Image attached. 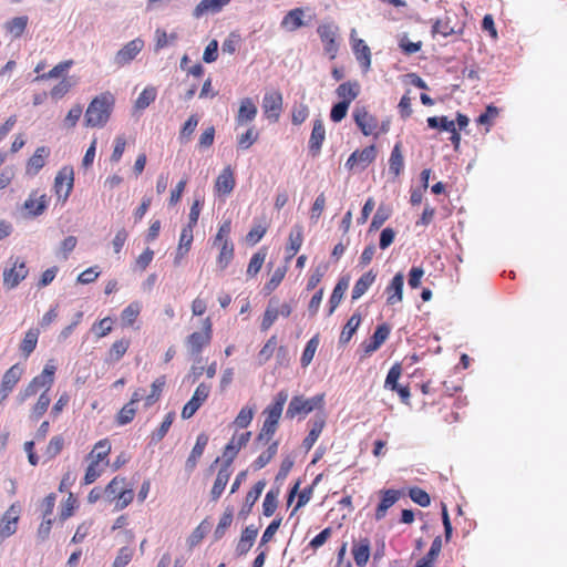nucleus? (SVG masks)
<instances>
[{
  "mask_svg": "<svg viewBox=\"0 0 567 567\" xmlns=\"http://www.w3.org/2000/svg\"><path fill=\"white\" fill-rule=\"evenodd\" d=\"M360 91V83L357 80H353L341 83L337 87L336 94L341 102H344L350 105L352 101H354L359 96Z\"/></svg>",
  "mask_w": 567,
  "mask_h": 567,
  "instance_id": "33",
  "label": "nucleus"
},
{
  "mask_svg": "<svg viewBox=\"0 0 567 567\" xmlns=\"http://www.w3.org/2000/svg\"><path fill=\"white\" fill-rule=\"evenodd\" d=\"M142 310V305L138 301L131 302L121 312V321L124 327H132L137 320Z\"/></svg>",
  "mask_w": 567,
  "mask_h": 567,
  "instance_id": "45",
  "label": "nucleus"
},
{
  "mask_svg": "<svg viewBox=\"0 0 567 567\" xmlns=\"http://www.w3.org/2000/svg\"><path fill=\"white\" fill-rule=\"evenodd\" d=\"M287 399L288 394L284 390L276 394L274 401L264 410L265 420L262 427L277 432Z\"/></svg>",
  "mask_w": 567,
  "mask_h": 567,
  "instance_id": "5",
  "label": "nucleus"
},
{
  "mask_svg": "<svg viewBox=\"0 0 567 567\" xmlns=\"http://www.w3.org/2000/svg\"><path fill=\"white\" fill-rule=\"evenodd\" d=\"M305 11L302 8H295L287 12V14L282 18L281 27L289 30L295 31L303 25Z\"/></svg>",
  "mask_w": 567,
  "mask_h": 567,
  "instance_id": "40",
  "label": "nucleus"
},
{
  "mask_svg": "<svg viewBox=\"0 0 567 567\" xmlns=\"http://www.w3.org/2000/svg\"><path fill=\"white\" fill-rule=\"evenodd\" d=\"M324 425H326V421L323 417H318L312 422L311 429L302 442V446L307 451L311 450L312 446L315 445V443L318 441L320 434L322 433Z\"/></svg>",
  "mask_w": 567,
  "mask_h": 567,
  "instance_id": "43",
  "label": "nucleus"
},
{
  "mask_svg": "<svg viewBox=\"0 0 567 567\" xmlns=\"http://www.w3.org/2000/svg\"><path fill=\"white\" fill-rule=\"evenodd\" d=\"M257 535L258 528L255 527L254 525H249L245 529H243L240 538L236 545V554L238 556L246 555L254 546Z\"/></svg>",
  "mask_w": 567,
  "mask_h": 567,
  "instance_id": "32",
  "label": "nucleus"
},
{
  "mask_svg": "<svg viewBox=\"0 0 567 567\" xmlns=\"http://www.w3.org/2000/svg\"><path fill=\"white\" fill-rule=\"evenodd\" d=\"M29 274L27 264L21 258H16L10 268L3 270V286L7 289L16 288Z\"/></svg>",
  "mask_w": 567,
  "mask_h": 567,
  "instance_id": "10",
  "label": "nucleus"
},
{
  "mask_svg": "<svg viewBox=\"0 0 567 567\" xmlns=\"http://www.w3.org/2000/svg\"><path fill=\"white\" fill-rule=\"evenodd\" d=\"M213 338V321L206 317L202 322V330L190 333L186 338V346L192 355H199L204 348L210 344Z\"/></svg>",
  "mask_w": 567,
  "mask_h": 567,
  "instance_id": "4",
  "label": "nucleus"
},
{
  "mask_svg": "<svg viewBox=\"0 0 567 567\" xmlns=\"http://www.w3.org/2000/svg\"><path fill=\"white\" fill-rule=\"evenodd\" d=\"M403 495V491L400 489H380V502L374 513L375 520H382L386 516L389 508H391Z\"/></svg>",
  "mask_w": 567,
  "mask_h": 567,
  "instance_id": "13",
  "label": "nucleus"
},
{
  "mask_svg": "<svg viewBox=\"0 0 567 567\" xmlns=\"http://www.w3.org/2000/svg\"><path fill=\"white\" fill-rule=\"evenodd\" d=\"M361 323V315L355 312L353 313L349 320L347 321L346 326L343 327L341 334H340V342L347 343L351 340L353 334L355 333L357 329L359 328Z\"/></svg>",
  "mask_w": 567,
  "mask_h": 567,
  "instance_id": "48",
  "label": "nucleus"
},
{
  "mask_svg": "<svg viewBox=\"0 0 567 567\" xmlns=\"http://www.w3.org/2000/svg\"><path fill=\"white\" fill-rule=\"evenodd\" d=\"M230 0H200V2L194 9V17L200 18L207 13H217L225 6L229 3Z\"/></svg>",
  "mask_w": 567,
  "mask_h": 567,
  "instance_id": "36",
  "label": "nucleus"
},
{
  "mask_svg": "<svg viewBox=\"0 0 567 567\" xmlns=\"http://www.w3.org/2000/svg\"><path fill=\"white\" fill-rule=\"evenodd\" d=\"M258 137L259 133L251 126L237 137V146L240 150H248L257 142Z\"/></svg>",
  "mask_w": 567,
  "mask_h": 567,
  "instance_id": "56",
  "label": "nucleus"
},
{
  "mask_svg": "<svg viewBox=\"0 0 567 567\" xmlns=\"http://www.w3.org/2000/svg\"><path fill=\"white\" fill-rule=\"evenodd\" d=\"M47 207L48 196L40 194L39 190H32L23 204V208L34 217L43 214Z\"/></svg>",
  "mask_w": 567,
  "mask_h": 567,
  "instance_id": "24",
  "label": "nucleus"
},
{
  "mask_svg": "<svg viewBox=\"0 0 567 567\" xmlns=\"http://www.w3.org/2000/svg\"><path fill=\"white\" fill-rule=\"evenodd\" d=\"M431 33L433 37L440 34L444 38L462 34L463 25H458L457 23H453L452 17L446 13L443 18L436 19L432 24Z\"/></svg>",
  "mask_w": 567,
  "mask_h": 567,
  "instance_id": "19",
  "label": "nucleus"
},
{
  "mask_svg": "<svg viewBox=\"0 0 567 567\" xmlns=\"http://www.w3.org/2000/svg\"><path fill=\"white\" fill-rule=\"evenodd\" d=\"M401 375L402 365L401 363L396 362L390 368L386 374L384 388L394 392L400 386L399 379L401 378Z\"/></svg>",
  "mask_w": 567,
  "mask_h": 567,
  "instance_id": "52",
  "label": "nucleus"
},
{
  "mask_svg": "<svg viewBox=\"0 0 567 567\" xmlns=\"http://www.w3.org/2000/svg\"><path fill=\"white\" fill-rule=\"evenodd\" d=\"M40 331L37 328L29 329L20 344L21 353L24 358H28L37 348Z\"/></svg>",
  "mask_w": 567,
  "mask_h": 567,
  "instance_id": "44",
  "label": "nucleus"
},
{
  "mask_svg": "<svg viewBox=\"0 0 567 567\" xmlns=\"http://www.w3.org/2000/svg\"><path fill=\"white\" fill-rule=\"evenodd\" d=\"M22 374L23 369L19 363L13 364L4 372L0 384V402L8 398L20 381Z\"/></svg>",
  "mask_w": 567,
  "mask_h": 567,
  "instance_id": "18",
  "label": "nucleus"
},
{
  "mask_svg": "<svg viewBox=\"0 0 567 567\" xmlns=\"http://www.w3.org/2000/svg\"><path fill=\"white\" fill-rule=\"evenodd\" d=\"M219 248V254L217 256L216 262L220 270L226 269L235 255V247L233 241L220 243L219 245H215Z\"/></svg>",
  "mask_w": 567,
  "mask_h": 567,
  "instance_id": "39",
  "label": "nucleus"
},
{
  "mask_svg": "<svg viewBox=\"0 0 567 567\" xmlns=\"http://www.w3.org/2000/svg\"><path fill=\"white\" fill-rule=\"evenodd\" d=\"M279 447V442L274 441L269 444L267 450L262 452L252 463L255 470L264 468L276 456Z\"/></svg>",
  "mask_w": 567,
  "mask_h": 567,
  "instance_id": "49",
  "label": "nucleus"
},
{
  "mask_svg": "<svg viewBox=\"0 0 567 567\" xmlns=\"http://www.w3.org/2000/svg\"><path fill=\"white\" fill-rule=\"evenodd\" d=\"M286 276V267H278L271 275L270 279L265 284L262 290L265 295H270L281 284Z\"/></svg>",
  "mask_w": 567,
  "mask_h": 567,
  "instance_id": "58",
  "label": "nucleus"
},
{
  "mask_svg": "<svg viewBox=\"0 0 567 567\" xmlns=\"http://www.w3.org/2000/svg\"><path fill=\"white\" fill-rule=\"evenodd\" d=\"M130 346L131 340L128 338L114 341L106 353V361L110 363L118 362L127 352Z\"/></svg>",
  "mask_w": 567,
  "mask_h": 567,
  "instance_id": "38",
  "label": "nucleus"
},
{
  "mask_svg": "<svg viewBox=\"0 0 567 567\" xmlns=\"http://www.w3.org/2000/svg\"><path fill=\"white\" fill-rule=\"evenodd\" d=\"M28 24V17H16L6 23V30L13 38H20L25 31Z\"/></svg>",
  "mask_w": 567,
  "mask_h": 567,
  "instance_id": "51",
  "label": "nucleus"
},
{
  "mask_svg": "<svg viewBox=\"0 0 567 567\" xmlns=\"http://www.w3.org/2000/svg\"><path fill=\"white\" fill-rule=\"evenodd\" d=\"M208 440L209 437L206 433H200L197 435L196 443L185 462V470L187 472L192 473L197 466V463L208 444Z\"/></svg>",
  "mask_w": 567,
  "mask_h": 567,
  "instance_id": "27",
  "label": "nucleus"
},
{
  "mask_svg": "<svg viewBox=\"0 0 567 567\" xmlns=\"http://www.w3.org/2000/svg\"><path fill=\"white\" fill-rule=\"evenodd\" d=\"M136 414V408L133 403L127 402L117 413L116 423L118 425H126L131 423Z\"/></svg>",
  "mask_w": 567,
  "mask_h": 567,
  "instance_id": "62",
  "label": "nucleus"
},
{
  "mask_svg": "<svg viewBox=\"0 0 567 567\" xmlns=\"http://www.w3.org/2000/svg\"><path fill=\"white\" fill-rule=\"evenodd\" d=\"M193 231H194V227H190V226L183 227L181 235H179L178 246H177L175 258H174L175 266L181 265L184 257L190 250V247H192V244L194 240Z\"/></svg>",
  "mask_w": 567,
  "mask_h": 567,
  "instance_id": "25",
  "label": "nucleus"
},
{
  "mask_svg": "<svg viewBox=\"0 0 567 567\" xmlns=\"http://www.w3.org/2000/svg\"><path fill=\"white\" fill-rule=\"evenodd\" d=\"M56 367L49 361L40 374L35 375L30 382L38 389V391H47L49 393L55 379Z\"/></svg>",
  "mask_w": 567,
  "mask_h": 567,
  "instance_id": "21",
  "label": "nucleus"
},
{
  "mask_svg": "<svg viewBox=\"0 0 567 567\" xmlns=\"http://www.w3.org/2000/svg\"><path fill=\"white\" fill-rule=\"evenodd\" d=\"M258 113L255 102L250 97L240 100L239 109L236 115V126H243L252 122Z\"/></svg>",
  "mask_w": 567,
  "mask_h": 567,
  "instance_id": "26",
  "label": "nucleus"
},
{
  "mask_svg": "<svg viewBox=\"0 0 567 567\" xmlns=\"http://www.w3.org/2000/svg\"><path fill=\"white\" fill-rule=\"evenodd\" d=\"M377 274L373 270H369L365 274H363L354 284L352 288V299L357 300L361 298L368 289L373 285L375 281Z\"/></svg>",
  "mask_w": 567,
  "mask_h": 567,
  "instance_id": "37",
  "label": "nucleus"
},
{
  "mask_svg": "<svg viewBox=\"0 0 567 567\" xmlns=\"http://www.w3.org/2000/svg\"><path fill=\"white\" fill-rule=\"evenodd\" d=\"M392 210L389 206L380 205L372 217L370 230H378L390 218Z\"/></svg>",
  "mask_w": 567,
  "mask_h": 567,
  "instance_id": "53",
  "label": "nucleus"
},
{
  "mask_svg": "<svg viewBox=\"0 0 567 567\" xmlns=\"http://www.w3.org/2000/svg\"><path fill=\"white\" fill-rule=\"evenodd\" d=\"M235 186V171L230 165H227L221 169L215 181L214 193L217 197L225 198L233 193Z\"/></svg>",
  "mask_w": 567,
  "mask_h": 567,
  "instance_id": "12",
  "label": "nucleus"
},
{
  "mask_svg": "<svg viewBox=\"0 0 567 567\" xmlns=\"http://www.w3.org/2000/svg\"><path fill=\"white\" fill-rule=\"evenodd\" d=\"M231 473H233L231 466L221 464V466L219 467V470L217 472L214 485L210 491V497L213 501L219 499V497L221 496V494L225 491V487L230 478Z\"/></svg>",
  "mask_w": 567,
  "mask_h": 567,
  "instance_id": "30",
  "label": "nucleus"
},
{
  "mask_svg": "<svg viewBox=\"0 0 567 567\" xmlns=\"http://www.w3.org/2000/svg\"><path fill=\"white\" fill-rule=\"evenodd\" d=\"M377 157V148L374 145L354 151L346 162L349 171L365 169Z\"/></svg>",
  "mask_w": 567,
  "mask_h": 567,
  "instance_id": "11",
  "label": "nucleus"
},
{
  "mask_svg": "<svg viewBox=\"0 0 567 567\" xmlns=\"http://www.w3.org/2000/svg\"><path fill=\"white\" fill-rule=\"evenodd\" d=\"M64 446V439L61 435H55L49 441L44 455L48 460H52L58 456Z\"/></svg>",
  "mask_w": 567,
  "mask_h": 567,
  "instance_id": "60",
  "label": "nucleus"
},
{
  "mask_svg": "<svg viewBox=\"0 0 567 567\" xmlns=\"http://www.w3.org/2000/svg\"><path fill=\"white\" fill-rule=\"evenodd\" d=\"M51 403V398L47 391H42L39 395L35 404L32 406L30 411V419L33 421H39L44 413L48 411V408Z\"/></svg>",
  "mask_w": 567,
  "mask_h": 567,
  "instance_id": "46",
  "label": "nucleus"
},
{
  "mask_svg": "<svg viewBox=\"0 0 567 567\" xmlns=\"http://www.w3.org/2000/svg\"><path fill=\"white\" fill-rule=\"evenodd\" d=\"M113 105L114 97L111 93H102L95 96L86 109L85 125L90 127L104 126L111 116Z\"/></svg>",
  "mask_w": 567,
  "mask_h": 567,
  "instance_id": "2",
  "label": "nucleus"
},
{
  "mask_svg": "<svg viewBox=\"0 0 567 567\" xmlns=\"http://www.w3.org/2000/svg\"><path fill=\"white\" fill-rule=\"evenodd\" d=\"M255 410L251 406H243L235 417L233 425L237 429H246L254 419Z\"/></svg>",
  "mask_w": 567,
  "mask_h": 567,
  "instance_id": "54",
  "label": "nucleus"
},
{
  "mask_svg": "<svg viewBox=\"0 0 567 567\" xmlns=\"http://www.w3.org/2000/svg\"><path fill=\"white\" fill-rule=\"evenodd\" d=\"M391 332L386 323L379 324L369 340L362 342L364 354L370 355L375 352L389 338Z\"/></svg>",
  "mask_w": 567,
  "mask_h": 567,
  "instance_id": "20",
  "label": "nucleus"
},
{
  "mask_svg": "<svg viewBox=\"0 0 567 567\" xmlns=\"http://www.w3.org/2000/svg\"><path fill=\"white\" fill-rule=\"evenodd\" d=\"M74 186V171L72 166L65 165L56 173L53 189L58 200L63 204L68 200Z\"/></svg>",
  "mask_w": 567,
  "mask_h": 567,
  "instance_id": "6",
  "label": "nucleus"
},
{
  "mask_svg": "<svg viewBox=\"0 0 567 567\" xmlns=\"http://www.w3.org/2000/svg\"><path fill=\"white\" fill-rule=\"evenodd\" d=\"M277 347V338L272 336L268 339V341L264 344L261 350L257 354V360L260 365L265 364L274 354V351Z\"/></svg>",
  "mask_w": 567,
  "mask_h": 567,
  "instance_id": "64",
  "label": "nucleus"
},
{
  "mask_svg": "<svg viewBox=\"0 0 567 567\" xmlns=\"http://www.w3.org/2000/svg\"><path fill=\"white\" fill-rule=\"evenodd\" d=\"M403 285H404V276L402 272H398L394 275L390 284L385 288L386 295V305L394 306L402 301L403 299Z\"/></svg>",
  "mask_w": 567,
  "mask_h": 567,
  "instance_id": "23",
  "label": "nucleus"
},
{
  "mask_svg": "<svg viewBox=\"0 0 567 567\" xmlns=\"http://www.w3.org/2000/svg\"><path fill=\"white\" fill-rule=\"evenodd\" d=\"M317 32L323 43L324 51L329 54L330 59L333 60L339 50V43L337 41L339 32L338 27L332 23H323L318 27Z\"/></svg>",
  "mask_w": 567,
  "mask_h": 567,
  "instance_id": "7",
  "label": "nucleus"
},
{
  "mask_svg": "<svg viewBox=\"0 0 567 567\" xmlns=\"http://www.w3.org/2000/svg\"><path fill=\"white\" fill-rule=\"evenodd\" d=\"M74 64L73 60H65L58 63L49 72L39 74L35 81H45L50 79H56L65 73Z\"/></svg>",
  "mask_w": 567,
  "mask_h": 567,
  "instance_id": "50",
  "label": "nucleus"
},
{
  "mask_svg": "<svg viewBox=\"0 0 567 567\" xmlns=\"http://www.w3.org/2000/svg\"><path fill=\"white\" fill-rule=\"evenodd\" d=\"M166 385V378L164 375L155 379L151 385V392L144 398V406L151 408L154 405L162 396L164 388Z\"/></svg>",
  "mask_w": 567,
  "mask_h": 567,
  "instance_id": "41",
  "label": "nucleus"
},
{
  "mask_svg": "<svg viewBox=\"0 0 567 567\" xmlns=\"http://www.w3.org/2000/svg\"><path fill=\"white\" fill-rule=\"evenodd\" d=\"M266 118L277 122L282 111V95L279 91H271L264 95L261 104Z\"/></svg>",
  "mask_w": 567,
  "mask_h": 567,
  "instance_id": "15",
  "label": "nucleus"
},
{
  "mask_svg": "<svg viewBox=\"0 0 567 567\" xmlns=\"http://www.w3.org/2000/svg\"><path fill=\"white\" fill-rule=\"evenodd\" d=\"M318 347H319V338H318V336L312 337L307 342V344H306V347L303 349L301 359H300L301 365L303 368L308 367L311 363Z\"/></svg>",
  "mask_w": 567,
  "mask_h": 567,
  "instance_id": "55",
  "label": "nucleus"
},
{
  "mask_svg": "<svg viewBox=\"0 0 567 567\" xmlns=\"http://www.w3.org/2000/svg\"><path fill=\"white\" fill-rule=\"evenodd\" d=\"M50 150L47 146L38 147L33 155L28 159L25 172L28 175H37L45 165Z\"/></svg>",
  "mask_w": 567,
  "mask_h": 567,
  "instance_id": "29",
  "label": "nucleus"
},
{
  "mask_svg": "<svg viewBox=\"0 0 567 567\" xmlns=\"http://www.w3.org/2000/svg\"><path fill=\"white\" fill-rule=\"evenodd\" d=\"M371 543L367 537L360 538L358 542L353 543L351 553L357 566L364 567L368 564Z\"/></svg>",
  "mask_w": 567,
  "mask_h": 567,
  "instance_id": "31",
  "label": "nucleus"
},
{
  "mask_svg": "<svg viewBox=\"0 0 567 567\" xmlns=\"http://www.w3.org/2000/svg\"><path fill=\"white\" fill-rule=\"evenodd\" d=\"M156 89L153 86L145 87L135 101V107L137 110H144L150 106L156 99Z\"/></svg>",
  "mask_w": 567,
  "mask_h": 567,
  "instance_id": "57",
  "label": "nucleus"
},
{
  "mask_svg": "<svg viewBox=\"0 0 567 567\" xmlns=\"http://www.w3.org/2000/svg\"><path fill=\"white\" fill-rule=\"evenodd\" d=\"M210 393V385L206 383H200L195 389V392L192 399L184 405L182 410V417L184 420L190 419L197 410L202 406V404L207 400Z\"/></svg>",
  "mask_w": 567,
  "mask_h": 567,
  "instance_id": "14",
  "label": "nucleus"
},
{
  "mask_svg": "<svg viewBox=\"0 0 567 567\" xmlns=\"http://www.w3.org/2000/svg\"><path fill=\"white\" fill-rule=\"evenodd\" d=\"M303 243V228L300 225H295L288 238V244L286 247L287 259H291L299 251L301 245Z\"/></svg>",
  "mask_w": 567,
  "mask_h": 567,
  "instance_id": "35",
  "label": "nucleus"
},
{
  "mask_svg": "<svg viewBox=\"0 0 567 567\" xmlns=\"http://www.w3.org/2000/svg\"><path fill=\"white\" fill-rule=\"evenodd\" d=\"M74 83L69 78H63L58 84H55L51 91L50 95L54 100H61L72 89Z\"/></svg>",
  "mask_w": 567,
  "mask_h": 567,
  "instance_id": "59",
  "label": "nucleus"
},
{
  "mask_svg": "<svg viewBox=\"0 0 567 567\" xmlns=\"http://www.w3.org/2000/svg\"><path fill=\"white\" fill-rule=\"evenodd\" d=\"M324 140L326 128L323 121L321 118H317L313 121V126L309 138V151L313 156L320 153Z\"/></svg>",
  "mask_w": 567,
  "mask_h": 567,
  "instance_id": "28",
  "label": "nucleus"
},
{
  "mask_svg": "<svg viewBox=\"0 0 567 567\" xmlns=\"http://www.w3.org/2000/svg\"><path fill=\"white\" fill-rule=\"evenodd\" d=\"M404 168V157L402 152V143L394 144L389 158V173L393 177H399Z\"/></svg>",
  "mask_w": 567,
  "mask_h": 567,
  "instance_id": "34",
  "label": "nucleus"
},
{
  "mask_svg": "<svg viewBox=\"0 0 567 567\" xmlns=\"http://www.w3.org/2000/svg\"><path fill=\"white\" fill-rule=\"evenodd\" d=\"M126 486V478L122 476H115L111 480V482L105 487V494L111 497V499H115L120 494V491L124 489Z\"/></svg>",
  "mask_w": 567,
  "mask_h": 567,
  "instance_id": "63",
  "label": "nucleus"
},
{
  "mask_svg": "<svg viewBox=\"0 0 567 567\" xmlns=\"http://www.w3.org/2000/svg\"><path fill=\"white\" fill-rule=\"evenodd\" d=\"M265 486H266V482L265 481H258L251 487V489L246 494L245 504H244V506H243V508L240 511L241 515L245 516V515L250 513L252 506L255 505V503L260 497Z\"/></svg>",
  "mask_w": 567,
  "mask_h": 567,
  "instance_id": "42",
  "label": "nucleus"
},
{
  "mask_svg": "<svg viewBox=\"0 0 567 567\" xmlns=\"http://www.w3.org/2000/svg\"><path fill=\"white\" fill-rule=\"evenodd\" d=\"M251 432L246 431L243 433H234L229 442L226 444L223 451V464L231 466L234 460L238 455L239 451L245 447L250 441Z\"/></svg>",
  "mask_w": 567,
  "mask_h": 567,
  "instance_id": "9",
  "label": "nucleus"
},
{
  "mask_svg": "<svg viewBox=\"0 0 567 567\" xmlns=\"http://www.w3.org/2000/svg\"><path fill=\"white\" fill-rule=\"evenodd\" d=\"M348 286H349L348 279L341 278L338 281V284L336 285V287L333 288V291L329 299V305H330L329 315H332L333 311L336 310V308L341 302L342 297H343L346 290L348 289Z\"/></svg>",
  "mask_w": 567,
  "mask_h": 567,
  "instance_id": "47",
  "label": "nucleus"
},
{
  "mask_svg": "<svg viewBox=\"0 0 567 567\" xmlns=\"http://www.w3.org/2000/svg\"><path fill=\"white\" fill-rule=\"evenodd\" d=\"M111 442L109 439L97 441L86 456L87 466L83 477V484L94 483L109 466V455L111 453Z\"/></svg>",
  "mask_w": 567,
  "mask_h": 567,
  "instance_id": "1",
  "label": "nucleus"
},
{
  "mask_svg": "<svg viewBox=\"0 0 567 567\" xmlns=\"http://www.w3.org/2000/svg\"><path fill=\"white\" fill-rule=\"evenodd\" d=\"M324 405V394H317L312 398H305L303 395H295L290 400L287 411L286 417L295 419L296 416H306L311 413L313 410L322 409Z\"/></svg>",
  "mask_w": 567,
  "mask_h": 567,
  "instance_id": "3",
  "label": "nucleus"
},
{
  "mask_svg": "<svg viewBox=\"0 0 567 567\" xmlns=\"http://www.w3.org/2000/svg\"><path fill=\"white\" fill-rule=\"evenodd\" d=\"M144 41L141 38L133 39L120 49L114 56V64L122 68L132 62L143 50Z\"/></svg>",
  "mask_w": 567,
  "mask_h": 567,
  "instance_id": "16",
  "label": "nucleus"
},
{
  "mask_svg": "<svg viewBox=\"0 0 567 567\" xmlns=\"http://www.w3.org/2000/svg\"><path fill=\"white\" fill-rule=\"evenodd\" d=\"M233 523V508L228 507L225 509L224 514L221 515L217 527L215 528L214 535L216 539L221 538L226 529L231 525Z\"/></svg>",
  "mask_w": 567,
  "mask_h": 567,
  "instance_id": "61",
  "label": "nucleus"
},
{
  "mask_svg": "<svg viewBox=\"0 0 567 567\" xmlns=\"http://www.w3.org/2000/svg\"><path fill=\"white\" fill-rule=\"evenodd\" d=\"M19 519L20 506L12 504L0 518V533L2 534V539H6L16 534Z\"/></svg>",
  "mask_w": 567,
  "mask_h": 567,
  "instance_id": "17",
  "label": "nucleus"
},
{
  "mask_svg": "<svg viewBox=\"0 0 567 567\" xmlns=\"http://www.w3.org/2000/svg\"><path fill=\"white\" fill-rule=\"evenodd\" d=\"M354 34L355 30L353 29L351 31L352 50L362 70L367 72L371 66V51L368 44L362 39H355Z\"/></svg>",
  "mask_w": 567,
  "mask_h": 567,
  "instance_id": "22",
  "label": "nucleus"
},
{
  "mask_svg": "<svg viewBox=\"0 0 567 567\" xmlns=\"http://www.w3.org/2000/svg\"><path fill=\"white\" fill-rule=\"evenodd\" d=\"M353 120L364 136H378L377 130L379 127V121L365 106H357L354 109Z\"/></svg>",
  "mask_w": 567,
  "mask_h": 567,
  "instance_id": "8",
  "label": "nucleus"
}]
</instances>
